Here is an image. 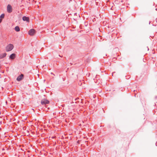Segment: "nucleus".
I'll list each match as a JSON object with an SVG mask.
<instances>
[{
	"mask_svg": "<svg viewBox=\"0 0 157 157\" xmlns=\"http://www.w3.org/2000/svg\"><path fill=\"white\" fill-rule=\"evenodd\" d=\"M13 48V45L11 44H9L6 47V51L9 52L11 51Z\"/></svg>",
	"mask_w": 157,
	"mask_h": 157,
	"instance_id": "nucleus-1",
	"label": "nucleus"
},
{
	"mask_svg": "<svg viewBox=\"0 0 157 157\" xmlns=\"http://www.w3.org/2000/svg\"><path fill=\"white\" fill-rule=\"evenodd\" d=\"M36 33V31L35 29H31L29 31L28 33L30 35L33 36Z\"/></svg>",
	"mask_w": 157,
	"mask_h": 157,
	"instance_id": "nucleus-2",
	"label": "nucleus"
},
{
	"mask_svg": "<svg viewBox=\"0 0 157 157\" xmlns=\"http://www.w3.org/2000/svg\"><path fill=\"white\" fill-rule=\"evenodd\" d=\"M49 101L45 99H43L41 101V104L43 105H46V104H48L49 103Z\"/></svg>",
	"mask_w": 157,
	"mask_h": 157,
	"instance_id": "nucleus-3",
	"label": "nucleus"
},
{
	"mask_svg": "<svg viewBox=\"0 0 157 157\" xmlns=\"http://www.w3.org/2000/svg\"><path fill=\"white\" fill-rule=\"evenodd\" d=\"M7 11L9 13H10L12 11L11 6L10 5H8L7 6Z\"/></svg>",
	"mask_w": 157,
	"mask_h": 157,
	"instance_id": "nucleus-4",
	"label": "nucleus"
},
{
	"mask_svg": "<svg viewBox=\"0 0 157 157\" xmlns=\"http://www.w3.org/2000/svg\"><path fill=\"white\" fill-rule=\"evenodd\" d=\"M23 77V74H21L19 76L17 77V80L18 81H19L22 79Z\"/></svg>",
	"mask_w": 157,
	"mask_h": 157,
	"instance_id": "nucleus-5",
	"label": "nucleus"
},
{
	"mask_svg": "<svg viewBox=\"0 0 157 157\" xmlns=\"http://www.w3.org/2000/svg\"><path fill=\"white\" fill-rule=\"evenodd\" d=\"M22 19L24 21H26L28 22H29V17L24 16L22 18Z\"/></svg>",
	"mask_w": 157,
	"mask_h": 157,
	"instance_id": "nucleus-6",
	"label": "nucleus"
},
{
	"mask_svg": "<svg viewBox=\"0 0 157 157\" xmlns=\"http://www.w3.org/2000/svg\"><path fill=\"white\" fill-rule=\"evenodd\" d=\"M6 55V53H3L1 54L0 55V59H2L3 58L5 57Z\"/></svg>",
	"mask_w": 157,
	"mask_h": 157,
	"instance_id": "nucleus-7",
	"label": "nucleus"
},
{
	"mask_svg": "<svg viewBox=\"0 0 157 157\" xmlns=\"http://www.w3.org/2000/svg\"><path fill=\"white\" fill-rule=\"evenodd\" d=\"M15 57V54H12L10 56V58L11 59H13Z\"/></svg>",
	"mask_w": 157,
	"mask_h": 157,
	"instance_id": "nucleus-8",
	"label": "nucleus"
},
{
	"mask_svg": "<svg viewBox=\"0 0 157 157\" xmlns=\"http://www.w3.org/2000/svg\"><path fill=\"white\" fill-rule=\"evenodd\" d=\"M15 31L17 32H19L20 30V28L18 26H17L15 28Z\"/></svg>",
	"mask_w": 157,
	"mask_h": 157,
	"instance_id": "nucleus-9",
	"label": "nucleus"
},
{
	"mask_svg": "<svg viewBox=\"0 0 157 157\" xmlns=\"http://www.w3.org/2000/svg\"><path fill=\"white\" fill-rule=\"evenodd\" d=\"M4 17H5V14H2L0 16V18L2 19L4 18Z\"/></svg>",
	"mask_w": 157,
	"mask_h": 157,
	"instance_id": "nucleus-10",
	"label": "nucleus"
}]
</instances>
